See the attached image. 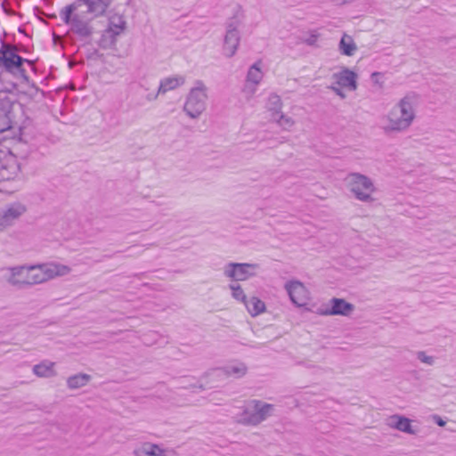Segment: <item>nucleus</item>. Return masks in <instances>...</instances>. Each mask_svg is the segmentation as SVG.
I'll return each mask as SVG.
<instances>
[{
  "mask_svg": "<svg viewBox=\"0 0 456 456\" xmlns=\"http://www.w3.org/2000/svg\"><path fill=\"white\" fill-rule=\"evenodd\" d=\"M15 191H17V188L15 186H12V188H9L4 183H2L0 182V192L12 193V192H13Z\"/></svg>",
  "mask_w": 456,
  "mask_h": 456,
  "instance_id": "obj_33",
  "label": "nucleus"
},
{
  "mask_svg": "<svg viewBox=\"0 0 456 456\" xmlns=\"http://www.w3.org/2000/svg\"><path fill=\"white\" fill-rule=\"evenodd\" d=\"M358 50V46L352 36L344 33L338 45V51L343 56L352 57Z\"/></svg>",
  "mask_w": 456,
  "mask_h": 456,
  "instance_id": "obj_19",
  "label": "nucleus"
},
{
  "mask_svg": "<svg viewBox=\"0 0 456 456\" xmlns=\"http://www.w3.org/2000/svg\"><path fill=\"white\" fill-rule=\"evenodd\" d=\"M9 118L5 113L0 114V133L7 131L11 128Z\"/></svg>",
  "mask_w": 456,
  "mask_h": 456,
  "instance_id": "obj_30",
  "label": "nucleus"
},
{
  "mask_svg": "<svg viewBox=\"0 0 456 456\" xmlns=\"http://www.w3.org/2000/svg\"><path fill=\"white\" fill-rule=\"evenodd\" d=\"M412 420L409 418L400 415L393 414L386 418L385 424L392 429L415 436L418 434L419 429L412 426Z\"/></svg>",
  "mask_w": 456,
  "mask_h": 456,
  "instance_id": "obj_15",
  "label": "nucleus"
},
{
  "mask_svg": "<svg viewBox=\"0 0 456 456\" xmlns=\"http://www.w3.org/2000/svg\"><path fill=\"white\" fill-rule=\"evenodd\" d=\"M240 40V32L237 26L232 23L229 24L226 28L223 45V52L226 57L231 58L236 53Z\"/></svg>",
  "mask_w": 456,
  "mask_h": 456,
  "instance_id": "obj_16",
  "label": "nucleus"
},
{
  "mask_svg": "<svg viewBox=\"0 0 456 456\" xmlns=\"http://www.w3.org/2000/svg\"><path fill=\"white\" fill-rule=\"evenodd\" d=\"M91 379V375L80 372L69 376L66 380V385L70 390L79 389L87 386Z\"/></svg>",
  "mask_w": 456,
  "mask_h": 456,
  "instance_id": "obj_21",
  "label": "nucleus"
},
{
  "mask_svg": "<svg viewBox=\"0 0 456 456\" xmlns=\"http://www.w3.org/2000/svg\"><path fill=\"white\" fill-rule=\"evenodd\" d=\"M208 87L202 80L194 81L190 88L183 110L191 119L199 118L207 110Z\"/></svg>",
  "mask_w": 456,
  "mask_h": 456,
  "instance_id": "obj_5",
  "label": "nucleus"
},
{
  "mask_svg": "<svg viewBox=\"0 0 456 456\" xmlns=\"http://www.w3.org/2000/svg\"><path fill=\"white\" fill-rule=\"evenodd\" d=\"M248 372V367L244 362H237L224 366L222 369L212 370L208 375L215 377L227 376L234 379H240Z\"/></svg>",
  "mask_w": 456,
  "mask_h": 456,
  "instance_id": "obj_17",
  "label": "nucleus"
},
{
  "mask_svg": "<svg viewBox=\"0 0 456 456\" xmlns=\"http://www.w3.org/2000/svg\"><path fill=\"white\" fill-rule=\"evenodd\" d=\"M26 205L20 201H15L6 205L0 212V232H3L6 228L12 226L26 213Z\"/></svg>",
  "mask_w": 456,
  "mask_h": 456,
  "instance_id": "obj_10",
  "label": "nucleus"
},
{
  "mask_svg": "<svg viewBox=\"0 0 456 456\" xmlns=\"http://www.w3.org/2000/svg\"><path fill=\"white\" fill-rule=\"evenodd\" d=\"M284 288L291 300L297 306H304L309 300V291L299 281H289L285 283Z\"/></svg>",
  "mask_w": 456,
  "mask_h": 456,
  "instance_id": "obj_13",
  "label": "nucleus"
},
{
  "mask_svg": "<svg viewBox=\"0 0 456 456\" xmlns=\"http://www.w3.org/2000/svg\"><path fill=\"white\" fill-rule=\"evenodd\" d=\"M331 83L328 88L333 92L340 100H345L348 93L355 92L358 89V74L349 68L343 66L332 73Z\"/></svg>",
  "mask_w": 456,
  "mask_h": 456,
  "instance_id": "obj_7",
  "label": "nucleus"
},
{
  "mask_svg": "<svg viewBox=\"0 0 456 456\" xmlns=\"http://www.w3.org/2000/svg\"><path fill=\"white\" fill-rule=\"evenodd\" d=\"M111 3L112 0H77L61 11V17L72 31L86 37L92 32L90 21L103 16Z\"/></svg>",
  "mask_w": 456,
  "mask_h": 456,
  "instance_id": "obj_2",
  "label": "nucleus"
},
{
  "mask_svg": "<svg viewBox=\"0 0 456 456\" xmlns=\"http://www.w3.org/2000/svg\"><path fill=\"white\" fill-rule=\"evenodd\" d=\"M185 82V79L182 76H175V77H166L161 80L158 94H164L168 91L174 90L178 88L179 86H183Z\"/></svg>",
  "mask_w": 456,
  "mask_h": 456,
  "instance_id": "obj_22",
  "label": "nucleus"
},
{
  "mask_svg": "<svg viewBox=\"0 0 456 456\" xmlns=\"http://www.w3.org/2000/svg\"><path fill=\"white\" fill-rule=\"evenodd\" d=\"M26 60L17 54L15 47L3 44L0 49V67L9 72L21 71V65Z\"/></svg>",
  "mask_w": 456,
  "mask_h": 456,
  "instance_id": "obj_11",
  "label": "nucleus"
},
{
  "mask_svg": "<svg viewBox=\"0 0 456 456\" xmlns=\"http://www.w3.org/2000/svg\"><path fill=\"white\" fill-rule=\"evenodd\" d=\"M272 122L283 131H291L296 125V120L292 117L286 115L284 112L277 116L273 120H272Z\"/></svg>",
  "mask_w": 456,
  "mask_h": 456,
  "instance_id": "obj_25",
  "label": "nucleus"
},
{
  "mask_svg": "<svg viewBox=\"0 0 456 456\" xmlns=\"http://www.w3.org/2000/svg\"><path fill=\"white\" fill-rule=\"evenodd\" d=\"M258 84H254L245 79L243 86L241 88V94H243L247 101H250L256 95L258 90Z\"/></svg>",
  "mask_w": 456,
  "mask_h": 456,
  "instance_id": "obj_28",
  "label": "nucleus"
},
{
  "mask_svg": "<svg viewBox=\"0 0 456 456\" xmlns=\"http://www.w3.org/2000/svg\"><path fill=\"white\" fill-rule=\"evenodd\" d=\"M7 153L8 152H5V151L0 150V158H2L4 154H7Z\"/></svg>",
  "mask_w": 456,
  "mask_h": 456,
  "instance_id": "obj_35",
  "label": "nucleus"
},
{
  "mask_svg": "<svg viewBox=\"0 0 456 456\" xmlns=\"http://www.w3.org/2000/svg\"><path fill=\"white\" fill-rule=\"evenodd\" d=\"M134 456H177L174 450L164 448L159 444L142 442L136 444L132 452Z\"/></svg>",
  "mask_w": 456,
  "mask_h": 456,
  "instance_id": "obj_14",
  "label": "nucleus"
},
{
  "mask_svg": "<svg viewBox=\"0 0 456 456\" xmlns=\"http://www.w3.org/2000/svg\"><path fill=\"white\" fill-rule=\"evenodd\" d=\"M274 405L261 400L248 401L237 414V421L246 426H257L273 414Z\"/></svg>",
  "mask_w": 456,
  "mask_h": 456,
  "instance_id": "obj_6",
  "label": "nucleus"
},
{
  "mask_svg": "<svg viewBox=\"0 0 456 456\" xmlns=\"http://www.w3.org/2000/svg\"><path fill=\"white\" fill-rule=\"evenodd\" d=\"M383 75L380 72H373L370 75V79L373 85L378 86L379 88H382L384 86Z\"/></svg>",
  "mask_w": 456,
  "mask_h": 456,
  "instance_id": "obj_31",
  "label": "nucleus"
},
{
  "mask_svg": "<svg viewBox=\"0 0 456 456\" xmlns=\"http://www.w3.org/2000/svg\"><path fill=\"white\" fill-rule=\"evenodd\" d=\"M432 419L439 426V427H444L446 424V421H444L439 415H433Z\"/></svg>",
  "mask_w": 456,
  "mask_h": 456,
  "instance_id": "obj_34",
  "label": "nucleus"
},
{
  "mask_svg": "<svg viewBox=\"0 0 456 456\" xmlns=\"http://www.w3.org/2000/svg\"><path fill=\"white\" fill-rule=\"evenodd\" d=\"M417 359L424 364L428 366H432L436 362V359L434 356L428 355L424 351H419L416 354Z\"/></svg>",
  "mask_w": 456,
  "mask_h": 456,
  "instance_id": "obj_29",
  "label": "nucleus"
},
{
  "mask_svg": "<svg viewBox=\"0 0 456 456\" xmlns=\"http://www.w3.org/2000/svg\"><path fill=\"white\" fill-rule=\"evenodd\" d=\"M262 69V61L259 60L256 61L248 68L245 79L250 81L251 83L260 85L264 78V72Z\"/></svg>",
  "mask_w": 456,
  "mask_h": 456,
  "instance_id": "obj_23",
  "label": "nucleus"
},
{
  "mask_svg": "<svg viewBox=\"0 0 456 456\" xmlns=\"http://www.w3.org/2000/svg\"><path fill=\"white\" fill-rule=\"evenodd\" d=\"M336 3H346V0H333Z\"/></svg>",
  "mask_w": 456,
  "mask_h": 456,
  "instance_id": "obj_36",
  "label": "nucleus"
},
{
  "mask_svg": "<svg viewBox=\"0 0 456 456\" xmlns=\"http://www.w3.org/2000/svg\"><path fill=\"white\" fill-rule=\"evenodd\" d=\"M229 289L231 290V296L234 300L242 304L247 302L248 297L240 284L232 282L229 285Z\"/></svg>",
  "mask_w": 456,
  "mask_h": 456,
  "instance_id": "obj_27",
  "label": "nucleus"
},
{
  "mask_svg": "<svg viewBox=\"0 0 456 456\" xmlns=\"http://www.w3.org/2000/svg\"><path fill=\"white\" fill-rule=\"evenodd\" d=\"M345 184L351 195L362 203L373 204L378 200L379 189L375 181L364 174L349 173L345 178Z\"/></svg>",
  "mask_w": 456,
  "mask_h": 456,
  "instance_id": "obj_4",
  "label": "nucleus"
},
{
  "mask_svg": "<svg viewBox=\"0 0 456 456\" xmlns=\"http://www.w3.org/2000/svg\"><path fill=\"white\" fill-rule=\"evenodd\" d=\"M318 41V35L317 34H311L309 35L307 37H305L304 39V42L307 45H315L316 43Z\"/></svg>",
  "mask_w": 456,
  "mask_h": 456,
  "instance_id": "obj_32",
  "label": "nucleus"
},
{
  "mask_svg": "<svg viewBox=\"0 0 456 456\" xmlns=\"http://www.w3.org/2000/svg\"><path fill=\"white\" fill-rule=\"evenodd\" d=\"M126 28V20L120 15L115 14L110 17L109 29L110 31L115 35H120Z\"/></svg>",
  "mask_w": 456,
  "mask_h": 456,
  "instance_id": "obj_26",
  "label": "nucleus"
},
{
  "mask_svg": "<svg viewBox=\"0 0 456 456\" xmlns=\"http://www.w3.org/2000/svg\"><path fill=\"white\" fill-rule=\"evenodd\" d=\"M247 308L248 314L252 317H256L265 312V304L257 297H252L247 299V302L243 304Z\"/></svg>",
  "mask_w": 456,
  "mask_h": 456,
  "instance_id": "obj_24",
  "label": "nucleus"
},
{
  "mask_svg": "<svg viewBox=\"0 0 456 456\" xmlns=\"http://www.w3.org/2000/svg\"><path fill=\"white\" fill-rule=\"evenodd\" d=\"M260 265L256 263H234L230 262L224 265L223 275L233 281H245L256 276Z\"/></svg>",
  "mask_w": 456,
  "mask_h": 456,
  "instance_id": "obj_9",
  "label": "nucleus"
},
{
  "mask_svg": "<svg viewBox=\"0 0 456 456\" xmlns=\"http://www.w3.org/2000/svg\"><path fill=\"white\" fill-rule=\"evenodd\" d=\"M69 265L51 262L38 265H23L8 267L3 271V279L10 286L25 289L45 283L58 277L69 274Z\"/></svg>",
  "mask_w": 456,
  "mask_h": 456,
  "instance_id": "obj_1",
  "label": "nucleus"
},
{
  "mask_svg": "<svg viewBox=\"0 0 456 456\" xmlns=\"http://www.w3.org/2000/svg\"><path fill=\"white\" fill-rule=\"evenodd\" d=\"M32 373L39 379H53L58 375L56 363L50 360H43L32 367Z\"/></svg>",
  "mask_w": 456,
  "mask_h": 456,
  "instance_id": "obj_18",
  "label": "nucleus"
},
{
  "mask_svg": "<svg viewBox=\"0 0 456 456\" xmlns=\"http://www.w3.org/2000/svg\"><path fill=\"white\" fill-rule=\"evenodd\" d=\"M21 166L18 158L11 152L0 158V182L9 188L15 186L21 180Z\"/></svg>",
  "mask_w": 456,
  "mask_h": 456,
  "instance_id": "obj_8",
  "label": "nucleus"
},
{
  "mask_svg": "<svg viewBox=\"0 0 456 456\" xmlns=\"http://www.w3.org/2000/svg\"><path fill=\"white\" fill-rule=\"evenodd\" d=\"M299 364H304V365H305V366H307V367H311V365H309V364H307V363H305V362H299Z\"/></svg>",
  "mask_w": 456,
  "mask_h": 456,
  "instance_id": "obj_37",
  "label": "nucleus"
},
{
  "mask_svg": "<svg viewBox=\"0 0 456 456\" xmlns=\"http://www.w3.org/2000/svg\"><path fill=\"white\" fill-rule=\"evenodd\" d=\"M419 95L407 93L380 119V129L386 135L406 133L418 117Z\"/></svg>",
  "mask_w": 456,
  "mask_h": 456,
  "instance_id": "obj_3",
  "label": "nucleus"
},
{
  "mask_svg": "<svg viewBox=\"0 0 456 456\" xmlns=\"http://www.w3.org/2000/svg\"><path fill=\"white\" fill-rule=\"evenodd\" d=\"M265 109L271 121L282 113L283 102L281 96L277 94H271L266 100Z\"/></svg>",
  "mask_w": 456,
  "mask_h": 456,
  "instance_id": "obj_20",
  "label": "nucleus"
},
{
  "mask_svg": "<svg viewBox=\"0 0 456 456\" xmlns=\"http://www.w3.org/2000/svg\"><path fill=\"white\" fill-rule=\"evenodd\" d=\"M354 311V305L343 298H331L329 303L318 308L317 313L321 315H341L349 316Z\"/></svg>",
  "mask_w": 456,
  "mask_h": 456,
  "instance_id": "obj_12",
  "label": "nucleus"
}]
</instances>
